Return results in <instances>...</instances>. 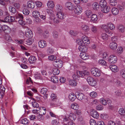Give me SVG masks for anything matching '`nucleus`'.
Segmentation results:
<instances>
[{"label":"nucleus","mask_w":125,"mask_h":125,"mask_svg":"<svg viewBox=\"0 0 125 125\" xmlns=\"http://www.w3.org/2000/svg\"><path fill=\"white\" fill-rule=\"evenodd\" d=\"M63 63V62L60 59H58L53 62V64L55 67L60 68L62 66Z\"/></svg>","instance_id":"nucleus-1"},{"label":"nucleus","mask_w":125,"mask_h":125,"mask_svg":"<svg viewBox=\"0 0 125 125\" xmlns=\"http://www.w3.org/2000/svg\"><path fill=\"white\" fill-rule=\"evenodd\" d=\"M91 73L95 76H99L101 74L100 71L97 68H92L91 69Z\"/></svg>","instance_id":"nucleus-2"},{"label":"nucleus","mask_w":125,"mask_h":125,"mask_svg":"<svg viewBox=\"0 0 125 125\" xmlns=\"http://www.w3.org/2000/svg\"><path fill=\"white\" fill-rule=\"evenodd\" d=\"M117 61V58L116 56L115 55H111L109 57L108 62L111 63H115Z\"/></svg>","instance_id":"nucleus-3"},{"label":"nucleus","mask_w":125,"mask_h":125,"mask_svg":"<svg viewBox=\"0 0 125 125\" xmlns=\"http://www.w3.org/2000/svg\"><path fill=\"white\" fill-rule=\"evenodd\" d=\"M87 81L89 85L92 86L95 85L96 83V81L92 77H88L87 79Z\"/></svg>","instance_id":"nucleus-4"},{"label":"nucleus","mask_w":125,"mask_h":125,"mask_svg":"<svg viewBox=\"0 0 125 125\" xmlns=\"http://www.w3.org/2000/svg\"><path fill=\"white\" fill-rule=\"evenodd\" d=\"M33 17L35 18L34 21L37 23L39 22V12L38 11L35 10L32 13Z\"/></svg>","instance_id":"nucleus-5"},{"label":"nucleus","mask_w":125,"mask_h":125,"mask_svg":"<svg viewBox=\"0 0 125 125\" xmlns=\"http://www.w3.org/2000/svg\"><path fill=\"white\" fill-rule=\"evenodd\" d=\"M15 20V18L14 17L8 16L5 17L4 20H2L1 21L3 22H11Z\"/></svg>","instance_id":"nucleus-6"},{"label":"nucleus","mask_w":125,"mask_h":125,"mask_svg":"<svg viewBox=\"0 0 125 125\" xmlns=\"http://www.w3.org/2000/svg\"><path fill=\"white\" fill-rule=\"evenodd\" d=\"M78 74L80 77L84 76L85 75H88L89 74V72L85 70H83L77 72Z\"/></svg>","instance_id":"nucleus-7"},{"label":"nucleus","mask_w":125,"mask_h":125,"mask_svg":"<svg viewBox=\"0 0 125 125\" xmlns=\"http://www.w3.org/2000/svg\"><path fill=\"white\" fill-rule=\"evenodd\" d=\"M25 35L28 38H32L33 36V34L32 31L29 29H26L25 32Z\"/></svg>","instance_id":"nucleus-8"},{"label":"nucleus","mask_w":125,"mask_h":125,"mask_svg":"<svg viewBox=\"0 0 125 125\" xmlns=\"http://www.w3.org/2000/svg\"><path fill=\"white\" fill-rule=\"evenodd\" d=\"M40 112L41 113H40V117L41 118V120H43L44 119V117L42 115V114H45V111L46 110V109L45 108L43 107H40Z\"/></svg>","instance_id":"nucleus-9"},{"label":"nucleus","mask_w":125,"mask_h":125,"mask_svg":"<svg viewBox=\"0 0 125 125\" xmlns=\"http://www.w3.org/2000/svg\"><path fill=\"white\" fill-rule=\"evenodd\" d=\"M109 47L112 50H115L117 47V44L115 42H112L109 45Z\"/></svg>","instance_id":"nucleus-10"},{"label":"nucleus","mask_w":125,"mask_h":125,"mask_svg":"<svg viewBox=\"0 0 125 125\" xmlns=\"http://www.w3.org/2000/svg\"><path fill=\"white\" fill-rule=\"evenodd\" d=\"M87 46L81 44L78 47V49L81 52H85L87 51Z\"/></svg>","instance_id":"nucleus-11"},{"label":"nucleus","mask_w":125,"mask_h":125,"mask_svg":"<svg viewBox=\"0 0 125 125\" xmlns=\"http://www.w3.org/2000/svg\"><path fill=\"white\" fill-rule=\"evenodd\" d=\"M2 30H3L5 33L7 34L10 33L11 31L10 28L8 26L6 25H4L2 26Z\"/></svg>","instance_id":"nucleus-12"},{"label":"nucleus","mask_w":125,"mask_h":125,"mask_svg":"<svg viewBox=\"0 0 125 125\" xmlns=\"http://www.w3.org/2000/svg\"><path fill=\"white\" fill-rule=\"evenodd\" d=\"M82 9L81 6L79 5H77L75 7L74 12L76 14H79L82 12Z\"/></svg>","instance_id":"nucleus-13"},{"label":"nucleus","mask_w":125,"mask_h":125,"mask_svg":"<svg viewBox=\"0 0 125 125\" xmlns=\"http://www.w3.org/2000/svg\"><path fill=\"white\" fill-rule=\"evenodd\" d=\"M35 6V4L34 2L31 1H29L27 3V7L28 8L33 9Z\"/></svg>","instance_id":"nucleus-14"},{"label":"nucleus","mask_w":125,"mask_h":125,"mask_svg":"<svg viewBox=\"0 0 125 125\" xmlns=\"http://www.w3.org/2000/svg\"><path fill=\"white\" fill-rule=\"evenodd\" d=\"M91 116L93 117L97 118H98L99 115L97 112L95 110L91 111L90 113Z\"/></svg>","instance_id":"nucleus-15"},{"label":"nucleus","mask_w":125,"mask_h":125,"mask_svg":"<svg viewBox=\"0 0 125 125\" xmlns=\"http://www.w3.org/2000/svg\"><path fill=\"white\" fill-rule=\"evenodd\" d=\"M75 94L76 95V98L80 100H82L84 97V94L82 93L76 92L75 93Z\"/></svg>","instance_id":"nucleus-16"},{"label":"nucleus","mask_w":125,"mask_h":125,"mask_svg":"<svg viewBox=\"0 0 125 125\" xmlns=\"http://www.w3.org/2000/svg\"><path fill=\"white\" fill-rule=\"evenodd\" d=\"M82 40L83 43L84 44H89L90 42L88 38L85 36H83L82 37Z\"/></svg>","instance_id":"nucleus-17"},{"label":"nucleus","mask_w":125,"mask_h":125,"mask_svg":"<svg viewBox=\"0 0 125 125\" xmlns=\"http://www.w3.org/2000/svg\"><path fill=\"white\" fill-rule=\"evenodd\" d=\"M80 56L82 59L85 60L88 59L89 56L85 52H82L80 53Z\"/></svg>","instance_id":"nucleus-18"},{"label":"nucleus","mask_w":125,"mask_h":125,"mask_svg":"<svg viewBox=\"0 0 125 125\" xmlns=\"http://www.w3.org/2000/svg\"><path fill=\"white\" fill-rule=\"evenodd\" d=\"M109 68L112 71L114 72H117L118 70L117 67L115 65L111 64L109 66Z\"/></svg>","instance_id":"nucleus-19"},{"label":"nucleus","mask_w":125,"mask_h":125,"mask_svg":"<svg viewBox=\"0 0 125 125\" xmlns=\"http://www.w3.org/2000/svg\"><path fill=\"white\" fill-rule=\"evenodd\" d=\"M90 17H91V21L93 23H96V22L97 21L98 19L97 15L94 14L92 15Z\"/></svg>","instance_id":"nucleus-20"},{"label":"nucleus","mask_w":125,"mask_h":125,"mask_svg":"<svg viewBox=\"0 0 125 125\" xmlns=\"http://www.w3.org/2000/svg\"><path fill=\"white\" fill-rule=\"evenodd\" d=\"M69 99L72 101H74L76 98V95L73 93H72L70 94L69 95Z\"/></svg>","instance_id":"nucleus-21"},{"label":"nucleus","mask_w":125,"mask_h":125,"mask_svg":"<svg viewBox=\"0 0 125 125\" xmlns=\"http://www.w3.org/2000/svg\"><path fill=\"white\" fill-rule=\"evenodd\" d=\"M65 6L69 10H71L73 8L72 3L70 2H66Z\"/></svg>","instance_id":"nucleus-22"},{"label":"nucleus","mask_w":125,"mask_h":125,"mask_svg":"<svg viewBox=\"0 0 125 125\" xmlns=\"http://www.w3.org/2000/svg\"><path fill=\"white\" fill-rule=\"evenodd\" d=\"M111 12L113 14L115 15L118 14L119 11L117 8L115 7H114L112 9Z\"/></svg>","instance_id":"nucleus-23"},{"label":"nucleus","mask_w":125,"mask_h":125,"mask_svg":"<svg viewBox=\"0 0 125 125\" xmlns=\"http://www.w3.org/2000/svg\"><path fill=\"white\" fill-rule=\"evenodd\" d=\"M36 60V58L34 56H31L29 58V62L31 64L34 63Z\"/></svg>","instance_id":"nucleus-24"},{"label":"nucleus","mask_w":125,"mask_h":125,"mask_svg":"<svg viewBox=\"0 0 125 125\" xmlns=\"http://www.w3.org/2000/svg\"><path fill=\"white\" fill-rule=\"evenodd\" d=\"M100 5L101 8L107 6V3L104 0H101L99 3Z\"/></svg>","instance_id":"nucleus-25"},{"label":"nucleus","mask_w":125,"mask_h":125,"mask_svg":"<svg viewBox=\"0 0 125 125\" xmlns=\"http://www.w3.org/2000/svg\"><path fill=\"white\" fill-rule=\"evenodd\" d=\"M90 29L91 31L93 33H96L97 32L98 28L97 27L93 25H91Z\"/></svg>","instance_id":"nucleus-26"},{"label":"nucleus","mask_w":125,"mask_h":125,"mask_svg":"<svg viewBox=\"0 0 125 125\" xmlns=\"http://www.w3.org/2000/svg\"><path fill=\"white\" fill-rule=\"evenodd\" d=\"M117 29L119 31L122 32H123L125 30L124 26L122 25H120L117 26Z\"/></svg>","instance_id":"nucleus-27"},{"label":"nucleus","mask_w":125,"mask_h":125,"mask_svg":"<svg viewBox=\"0 0 125 125\" xmlns=\"http://www.w3.org/2000/svg\"><path fill=\"white\" fill-rule=\"evenodd\" d=\"M51 81L54 83H57L58 82V79L57 76H52L51 78Z\"/></svg>","instance_id":"nucleus-28"},{"label":"nucleus","mask_w":125,"mask_h":125,"mask_svg":"<svg viewBox=\"0 0 125 125\" xmlns=\"http://www.w3.org/2000/svg\"><path fill=\"white\" fill-rule=\"evenodd\" d=\"M46 43L45 41L41 40L40 41V47L43 48L46 46Z\"/></svg>","instance_id":"nucleus-29"},{"label":"nucleus","mask_w":125,"mask_h":125,"mask_svg":"<svg viewBox=\"0 0 125 125\" xmlns=\"http://www.w3.org/2000/svg\"><path fill=\"white\" fill-rule=\"evenodd\" d=\"M57 15L58 18L61 20L64 19L65 17L64 13L62 12H58Z\"/></svg>","instance_id":"nucleus-30"},{"label":"nucleus","mask_w":125,"mask_h":125,"mask_svg":"<svg viewBox=\"0 0 125 125\" xmlns=\"http://www.w3.org/2000/svg\"><path fill=\"white\" fill-rule=\"evenodd\" d=\"M101 8L102 11L104 13H107L110 10L109 8H108L107 6Z\"/></svg>","instance_id":"nucleus-31"},{"label":"nucleus","mask_w":125,"mask_h":125,"mask_svg":"<svg viewBox=\"0 0 125 125\" xmlns=\"http://www.w3.org/2000/svg\"><path fill=\"white\" fill-rule=\"evenodd\" d=\"M69 84L73 86H76L77 84V83L73 80H70L69 81Z\"/></svg>","instance_id":"nucleus-32"},{"label":"nucleus","mask_w":125,"mask_h":125,"mask_svg":"<svg viewBox=\"0 0 125 125\" xmlns=\"http://www.w3.org/2000/svg\"><path fill=\"white\" fill-rule=\"evenodd\" d=\"M47 5L49 8H52L54 7L53 2L52 1H48L47 3Z\"/></svg>","instance_id":"nucleus-33"},{"label":"nucleus","mask_w":125,"mask_h":125,"mask_svg":"<svg viewBox=\"0 0 125 125\" xmlns=\"http://www.w3.org/2000/svg\"><path fill=\"white\" fill-rule=\"evenodd\" d=\"M52 73L54 75H58L60 73L59 70L56 68H54L52 70Z\"/></svg>","instance_id":"nucleus-34"},{"label":"nucleus","mask_w":125,"mask_h":125,"mask_svg":"<svg viewBox=\"0 0 125 125\" xmlns=\"http://www.w3.org/2000/svg\"><path fill=\"white\" fill-rule=\"evenodd\" d=\"M81 27L83 31H85L86 32L89 30V27L86 25H83Z\"/></svg>","instance_id":"nucleus-35"},{"label":"nucleus","mask_w":125,"mask_h":125,"mask_svg":"<svg viewBox=\"0 0 125 125\" xmlns=\"http://www.w3.org/2000/svg\"><path fill=\"white\" fill-rule=\"evenodd\" d=\"M69 118L71 121H73L75 119V116L73 113H71L69 115Z\"/></svg>","instance_id":"nucleus-36"},{"label":"nucleus","mask_w":125,"mask_h":125,"mask_svg":"<svg viewBox=\"0 0 125 125\" xmlns=\"http://www.w3.org/2000/svg\"><path fill=\"white\" fill-rule=\"evenodd\" d=\"M0 94L1 95V96L3 95L4 93L5 92V89L3 86H0Z\"/></svg>","instance_id":"nucleus-37"},{"label":"nucleus","mask_w":125,"mask_h":125,"mask_svg":"<svg viewBox=\"0 0 125 125\" xmlns=\"http://www.w3.org/2000/svg\"><path fill=\"white\" fill-rule=\"evenodd\" d=\"M107 24L108 27H109L111 30H113L115 29V26L112 23H107Z\"/></svg>","instance_id":"nucleus-38"},{"label":"nucleus","mask_w":125,"mask_h":125,"mask_svg":"<svg viewBox=\"0 0 125 125\" xmlns=\"http://www.w3.org/2000/svg\"><path fill=\"white\" fill-rule=\"evenodd\" d=\"M85 14L88 18H90L92 14L91 11L89 10L86 11L85 12Z\"/></svg>","instance_id":"nucleus-39"},{"label":"nucleus","mask_w":125,"mask_h":125,"mask_svg":"<svg viewBox=\"0 0 125 125\" xmlns=\"http://www.w3.org/2000/svg\"><path fill=\"white\" fill-rule=\"evenodd\" d=\"M29 39H27L25 43L29 45H31L33 42V41L32 39V38L29 37Z\"/></svg>","instance_id":"nucleus-40"},{"label":"nucleus","mask_w":125,"mask_h":125,"mask_svg":"<svg viewBox=\"0 0 125 125\" xmlns=\"http://www.w3.org/2000/svg\"><path fill=\"white\" fill-rule=\"evenodd\" d=\"M101 28L105 31L106 32H108V29L107 28V26L105 24H103L101 25Z\"/></svg>","instance_id":"nucleus-41"},{"label":"nucleus","mask_w":125,"mask_h":125,"mask_svg":"<svg viewBox=\"0 0 125 125\" xmlns=\"http://www.w3.org/2000/svg\"><path fill=\"white\" fill-rule=\"evenodd\" d=\"M89 95L92 97L95 98L97 96V94L96 92L93 91L90 93Z\"/></svg>","instance_id":"nucleus-42"},{"label":"nucleus","mask_w":125,"mask_h":125,"mask_svg":"<svg viewBox=\"0 0 125 125\" xmlns=\"http://www.w3.org/2000/svg\"><path fill=\"white\" fill-rule=\"evenodd\" d=\"M93 9L95 10H98L99 8V5L96 2H94L92 4Z\"/></svg>","instance_id":"nucleus-43"},{"label":"nucleus","mask_w":125,"mask_h":125,"mask_svg":"<svg viewBox=\"0 0 125 125\" xmlns=\"http://www.w3.org/2000/svg\"><path fill=\"white\" fill-rule=\"evenodd\" d=\"M79 106V105L76 103L72 104L71 106V108L74 110L77 109Z\"/></svg>","instance_id":"nucleus-44"},{"label":"nucleus","mask_w":125,"mask_h":125,"mask_svg":"<svg viewBox=\"0 0 125 125\" xmlns=\"http://www.w3.org/2000/svg\"><path fill=\"white\" fill-rule=\"evenodd\" d=\"M118 112L121 115H122L123 116L125 117V109L121 108L120 109Z\"/></svg>","instance_id":"nucleus-45"},{"label":"nucleus","mask_w":125,"mask_h":125,"mask_svg":"<svg viewBox=\"0 0 125 125\" xmlns=\"http://www.w3.org/2000/svg\"><path fill=\"white\" fill-rule=\"evenodd\" d=\"M29 122V121L26 118L22 119L21 121V123L24 125L28 124Z\"/></svg>","instance_id":"nucleus-46"},{"label":"nucleus","mask_w":125,"mask_h":125,"mask_svg":"<svg viewBox=\"0 0 125 125\" xmlns=\"http://www.w3.org/2000/svg\"><path fill=\"white\" fill-rule=\"evenodd\" d=\"M56 11L58 12H62V6L58 4L57 5Z\"/></svg>","instance_id":"nucleus-47"},{"label":"nucleus","mask_w":125,"mask_h":125,"mask_svg":"<svg viewBox=\"0 0 125 125\" xmlns=\"http://www.w3.org/2000/svg\"><path fill=\"white\" fill-rule=\"evenodd\" d=\"M9 10L11 13H16V9L14 7L10 6L9 7Z\"/></svg>","instance_id":"nucleus-48"},{"label":"nucleus","mask_w":125,"mask_h":125,"mask_svg":"<svg viewBox=\"0 0 125 125\" xmlns=\"http://www.w3.org/2000/svg\"><path fill=\"white\" fill-rule=\"evenodd\" d=\"M110 4L111 6H114L117 4V1L116 0H110Z\"/></svg>","instance_id":"nucleus-49"},{"label":"nucleus","mask_w":125,"mask_h":125,"mask_svg":"<svg viewBox=\"0 0 125 125\" xmlns=\"http://www.w3.org/2000/svg\"><path fill=\"white\" fill-rule=\"evenodd\" d=\"M120 74L123 78L125 79V70H121L120 71Z\"/></svg>","instance_id":"nucleus-50"},{"label":"nucleus","mask_w":125,"mask_h":125,"mask_svg":"<svg viewBox=\"0 0 125 125\" xmlns=\"http://www.w3.org/2000/svg\"><path fill=\"white\" fill-rule=\"evenodd\" d=\"M25 22L27 24H31L32 23V21L29 17H27L25 21Z\"/></svg>","instance_id":"nucleus-51"},{"label":"nucleus","mask_w":125,"mask_h":125,"mask_svg":"<svg viewBox=\"0 0 125 125\" xmlns=\"http://www.w3.org/2000/svg\"><path fill=\"white\" fill-rule=\"evenodd\" d=\"M43 37L46 38H47L49 36V33L48 31H46L43 34Z\"/></svg>","instance_id":"nucleus-52"},{"label":"nucleus","mask_w":125,"mask_h":125,"mask_svg":"<svg viewBox=\"0 0 125 125\" xmlns=\"http://www.w3.org/2000/svg\"><path fill=\"white\" fill-rule=\"evenodd\" d=\"M47 89L46 88H42L40 91L41 94L43 95H44L46 94L47 92Z\"/></svg>","instance_id":"nucleus-53"},{"label":"nucleus","mask_w":125,"mask_h":125,"mask_svg":"<svg viewBox=\"0 0 125 125\" xmlns=\"http://www.w3.org/2000/svg\"><path fill=\"white\" fill-rule=\"evenodd\" d=\"M98 62L100 65H105L106 63V62L103 59H101L99 60Z\"/></svg>","instance_id":"nucleus-54"},{"label":"nucleus","mask_w":125,"mask_h":125,"mask_svg":"<svg viewBox=\"0 0 125 125\" xmlns=\"http://www.w3.org/2000/svg\"><path fill=\"white\" fill-rule=\"evenodd\" d=\"M47 51V53L48 54H51L54 52V50L51 48H48Z\"/></svg>","instance_id":"nucleus-55"},{"label":"nucleus","mask_w":125,"mask_h":125,"mask_svg":"<svg viewBox=\"0 0 125 125\" xmlns=\"http://www.w3.org/2000/svg\"><path fill=\"white\" fill-rule=\"evenodd\" d=\"M100 102L102 103V104L105 105L107 104V102L106 100L102 98L100 99Z\"/></svg>","instance_id":"nucleus-56"},{"label":"nucleus","mask_w":125,"mask_h":125,"mask_svg":"<svg viewBox=\"0 0 125 125\" xmlns=\"http://www.w3.org/2000/svg\"><path fill=\"white\" fill-rule=\"evenodd\" d=\"M13 6L17 9H19L20 8V4L17 2L13 4Z\"/></svg>","instance_id":"nucleus-57"},{"label":"nucleus","mask_w":125,"mask_h":125,"mask_svg":"<svg viewBox=\"0 0 125 125\" xmlns=\"http://www.w3.org/2000/svg\"><path fill=\"white\" fill-rule=\"evenodd\" d=\"M102 37L104 40H106L108 39L107 35L105 33H103L102 35Z\"/></svg>","instance_id":"nucleus-58"},{"label":"nucleus","mask_w":125,"mask_h":125,"mask_svg":"<svg viewBox=\"0 0 125 125\" xmlns=\"http://www.w3.org/2000/svg\"><path fill=\"white\" fill-rule=\"evenodd\" d=\"M6 40L9 42H10L12 41V39L10 37L9 35H7L5 37Z\"/></svg>","instance_id":"nucleus-59"},{"label":"nucleus","mask_w":125,"mask_h":125,"mask_svg":"<svg viewBox=\"0 0 125 125\" xmlns=\"http://www.w3.org/2000/svg\"><path fill=\"white\" fill-rule=\"evenodd\" d=\"M56 58V57L53 55H51L48 56V59L49 60L53 61Z\"/></svg>","instance_id":"nucleus-60"},{"label":"nucleus","mask_w":125,"mask_h":125,"mask_svg":"<svg viewBox=\"0 0 125 125\" xmlns=\"http://www.w3.org/2000/svg\"><path fill=\"white\" fill-rule=\"evenodd\" d=\"M115 94L117 96H119L122 94V92L120 90H118L115 92Z\"/></svg>","instance_id":"nucleus-61"},{"label":"nucleus","mask_w":125,"mask_h":125,"mask_svg":"<svg viewBox=\"0 0 125 125\" xmlns=\"http://www.w3.org/2000/svg\"><path fill=\"white\" fill-rule=\"evenodd\" d=\"M58 32L55 31H54L53 32V36L55 38H57L58 37Z\"/></svg>","instance_id":"nucleus-62"},{"label":"nucleus","mask_w":125,"mask_h":125,"mask_svg":"<svg viewBox=\"0 0 125 125\" xmlns=\"http://www.w3.org/2000/svg\"><path fill=\"white\" fill-rule=\"evenodd\" d=\"M23 12L24 15H27L29 14L30 11L29 10L25 9L23 10Z\"/></svg>","instance_id":"nucleus-63"},{"label":"nucleus","mask_w":125,"mask_h":125,"mask_svg":"<svg viewBox=\"0 0 125 125\" xmlns=\"http://www.w3.org/2000/svg\"><path fill=\"white\" fill-rule=\"evenodd\" d=\"M90 122L91 125H96V124L95 121L93 119L90 120Z\"/></svg>","instance_id":"nucleus-64"}]
</instances>
